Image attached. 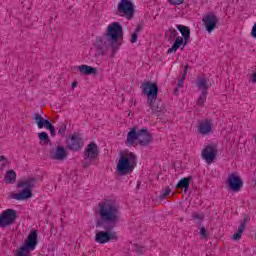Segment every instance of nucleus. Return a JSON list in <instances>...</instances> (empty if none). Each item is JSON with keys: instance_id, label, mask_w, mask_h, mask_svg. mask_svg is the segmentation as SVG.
<instances>
[{"instance_id": "1", "label": "nucleus", "mask_w": 256, "mask_h": 256, "mask_svg": "<svg viewBox=\"0 0 256 256\" xmlns=\"http://www.w3.org/2000/svg\"><path fill=\"white\" fill-rule=\"evenodd\" d=\"M99 216L100 219L96 222V227H102L104 231L96 233L95 242L104 245L109 241H117V232H113V229L117 227L119 219H121V212L119 211V205L113 200H104L99 203Z\"/></svg>"}, {"instance_id": "2", "label": "nucleus", "mask_w": 256, "mask_h": 256, "mask_svg": "<svg viewBox=\"0 0 256 256\" xmlns=\"http://www.w3.org/2000/svg\"><path fill=\"white\" fill-rule=\"evenodd\" d=\"M121 39H123V26L119 22H113L108 25L106 33L102 36H97L94 43L96 55L105 56V51L111 49V57H115V53L121 47Z\"/></svg>"}, {"instance_id": "3", "label": "nucleus", "mask_w": 256, "mask_h": 256, "mask_svg": "<svg viewBox=\"0 0 256 256\" xmlns=\"http://www.w3.org/2000/svg\"><path fill=\"white\" fill-rule=\"evenodd\" d=\"M142 93L147 97L148 107H150L152 114L156 117H161L167 110L163 107V102H157V97L159 95V86L157 83L144 82L141 87Z\"/></svg>"}, {"instance_id": "4", "label": "nucleus", "mask_w": 256, "mask_h": 256, "mask_svg": "<svg viewBox=\"0 0 256 256\" xmlns=\"http://www.w3.org/2000/svg\"><path fill=\"white\" fill-rule=\"evenodd\" d=\"M137 166V156L133 152H121L120 159L117 163V172L119 175L132 173Z\"/></svg>"}, {"instance_id": "5", "label": "nucleus", "mask_w": 256, "mask_h": 256, "mask_svg": "<svg viewBox=\"0 0 256 256\" xmlns=\"http://www.w3.org/2000/svg\"><path fill=\"white\" fill-rule=\"evenodd\" d=\"M39 243L37 230H31L24 244L16 251V256H31V251H35Z\"/></svg>"}, {"instance_id": "6", "label": "nucleus", "mask_w": 256, "mask_h": 256, "mask_svg": "<svg viewBox=\"0 0 256 256\" xmlns=\"http://www.w3.org/2000/svg\"><path fill=\"white\" fill-rule=\"evenodd\" d=\"M35 183H37V180L33 177L19 182L17 187H25V189H23L20 193L12 194L11 198L16 199L17 201H25V199H31V197H33V192L31 189L35 187Z\"/></svg>"}, {"instance_id": "7", "label": "nucleus", "mask_w": 256, "mask_h": 256, "mask_svg": "<svg viewBox=\"0 0 256 256\" xmlns=\"http://www.w3.org/2000/svg\"><path fill=\"white\" fill-rule=\"evenodd\" d=\"M117 13L120 17H125L128 21H131L135 17V5L131 0H120Z\"/></svg>"}, {"instance_id": "8", "label": "nucleus", "mask_w": 256, "mask_h": 256, "mask_svg": "<svg viewBox=\"0 0 256 256\" xmlns=\"http://www.w3.org/2000/svg\"><path fill=\"white\" fill-rule=\"evenodd\" d=\"M17 221V211L13 209H6L0 214V229L10 227Z\"/></svg>"}, {"instance_id": "9", "label": "nucleus", "mask_w": 256, "mask_h": 256, "mask_svg": "<svg viewBox=\"0 0 256 256\" xmlns=\"http://www.w3.org/2000/svg\"><path fill=\"white\" fill-rule=\"evenodd\" d=\"M217 146L215 145H207L202 149L201 156L204 161H206L207 165H211L213 161L217 159Z\"/></svg>"}, {"instance_id": "10", "label": "nucleus", "mask_w": 256, "mask_h": 256, "mask_svg": "<svg viewBox=\"0 0 256 256\" xmlns=\"http://www.w3.org/2000/svg\"><path fill=\"white\" fill-rule=\"evenodd\" d=\"M202 23L204 24L206 31H208V33H212L215 31L217 23H219V17H217L215 13L210 12L203 16Z\"/></svg>"}, {"instance_id": "11", "label": "nucleus", "mask_w": 256, "mask_h": 256, "mask_svg": "<svg viewBox=\"0 0 256 256\" xmlns=\"http://www.w3.org/2000/svg\"><path fill=\"white\" fill-rule=\"evenodd\" d=\"M33 119L36 121V124L38 125V129H47L50 131L51 137H55L57 135V130H55V126L49 122V120H46L45 118H42L39 113H35Z\"/></svg>"}, {"instance_id": "12", "label": "nucleus", "mask_w": 256, "mask_h": 256, "mask_svg": "<svg viewBox=\"0 0 256 256\" xmlns=\"http://www.w3.org/2000/svg\"><path fill=\"white\" fill-rule=\"evenodd\" d=\"M83 141L84 139L80 136V134H73L66 143L70 151H80V149H83Z\"/></svg>"}, {"instance_id": "13", "label": "nucleus", "mask_w": 256, "mask_h": 256, "mask_svg": "<svg viewBox=\"0 0 256 256\" xmlns=\"http://www.w3.org/2000/svg\"><path fill=\"white\" fill-rule=\"evenodd\" d=\"M84 156L88 161H95L99 157V146L95 142L88 144L84 150Z\"/></svg>"}, {"instance_id": "14", "label": "nucleus", "mask_w": 256, "mask_h": 256, "mask_svg": "<svg viewBox=\"0 0 256 256\" xmlns=\"http://www.w3.org/2000/svg\"><path fill=\"white\" fill-rule=\"evenodd\" d=\"M153 141V137L147 128L138 130V143L141 147H147Z\"/></svg>"}, {"instance_id": "15", "label": "nucleus", "mask_w": 256, "mask_h": 256, "mask_svg": "<svg viewBox=\"0 0 256 256\" xmlns=\"http://www.w3.org/2000/svg\"><path fill=\"white\" fill-rule=\"evenodd\" d=\"M227 183L231 191H241V187H243V180L235 173L228 176Z\"/></svg>"}, {"instance_id": "16", "label": "nucleus", "mask_w": 256, "mask_h": 256, "mask_svg": "<svg viewBox=\"0 0 256 256\" xmlns=\"http://www.w3.org/2000/svg\"><path fill=\"white\" fill-rule=\"evenodd\" d=\"M67 157V150L63 146H57L55 150L50 151V159L53 161H65Z\"/></svg>"}, {"instance_id": "17", "label": "nucleus", "mask_w": 256, "mask_h": 256, "mask_svg": "<svg viewBox=\"0 0 256 256\" xmlns=\"http://www.w3.org/2000/svg\"><path fill=\"white\" fill-rule=\"evenodd\" d=\"M135 141H139V131L134 127L127 134L126 145H128V147H133Z\"/></svg>"}, {"instance_id": "18", "label": "nucleus", "mask_w": 256, "mask_h": 256, "mask_svg": "<svg viewBox=\"0 0 256 256\" xmlns=\"http://www.w3.org/2000/svg\"><path fill=\"white\" fill-rule=\"evenodd\" d=\"M176 28L181 33L183 39H184V45H187V41L191 38V30L189 27L184 25H177Z\"/></svg>"}, {"instance_id": "19", "label": "nucleus", "mask_w": 256, "mask_h": 256, "mask_svg": "<svg viewBox=\"0 0 256 256\" xmlns=\"http://www.w3.org/2000/svg\"><path fill=\"white\" fill-rule=\"evenodd\" d=\"M181 45H183V47L181 48L182 50L185 49V39H183V37L178 36L174 42V44L172 45L171 48L168 49L167 53H175L177 51V49H179V47H181Z\"/></svg>"}, {"instance_id": "20", "label": "nucleus", "mask_w": 256, "mask_h": 256, "mask_svg": "<svg viewBox=\"0 0 256 256\" xmlns=\"http://www.w3.org/2000/svg\"><path fill=\"white\" fill-rule=\"evenodd\" d=\"M80 73L82 75H97V68H93L88 65H81L78 67Z\"/></svg>"}, {"instance_id": "21", "label": "nucleus", "mask_w": 256, "mask_h": 256, "mask_svg": "<svg viewBox=\"0 0 256 256\" xmlns=\"http://www.w3.org/2000/svg\"><path fill=\"white\" fill-rule=\"evenodd\" d=\"M199 133H201V135H209V133H211V122L206 120L205 122L200 123Z\"/></svg>"}, {"instance_id": "22", "label": "nucleus", "mask_w": 256, "mask_h": 256, "mask_svg": "<svg viewBox=\"0 0 256 256\" xmlns=\"http://www.w3.org/2000/svg\"><path fill=\"white\" fill-rule=\"evenodd\" d=\"M191 184V176L181 179L177 184V189H184L185 193H187V189H189V185Z\"/></svg>"}, {"instance_id": "23", "label": "nucleus", "mask_w": 256, "mask_h": 256, "mask_svg": "<svg viewBox=\"0 0 256 256\" xmlns=\"http://www.w3.org/2000/svg\"><path fill=\"white\" fill-rule=\"evenodd\" d=\"M196 87L202 89V91H207L209 89V84H207V78L198 77L196 81Z\"/></svg>"}, {"instance_id": "24", "label": "nucleus", "mask_w": 256, "mask_h": 256, "mask_svg": "<svg viewBox=\"0 0 256 256\" xmlns=\"http://www.w3.org/2000/svg\"><path fill=\"white\" fill-rule=\"evenodd\" d=\"M4 179L7 183H15V181L17 180V173L15 172V170H8L5 174Z\"/></svg>"}, {"instance_id": "25", "label": "nucleus", "mask_w": 256, "mask_h": 256, "mask_svg": "<svg viewBox=\"0 0 256 256\" xmlns=\"http://www.w3.org/2000/svg\"><path fill=\"white\" fill-rule=\"evenodd\" d=\"M143 31V24H138L137 27L135 28L134 32L131 35V43H137V39L139 37V33Z\"/></svg>"}, {"instance_id": "26", "label": "nucleus", "mask_w": 256, "mask_h": 256, "mask_svg": "<svg viewBox=\"0 0 256 256\" xmlns=\"http://www.w3.org/2000/svg\"><path fill=\"white\" fill-rule=\"evenodd\" d=\"M38 138L40 139L41 145H49V143H51V139L49 138V134H47V132L38 133Z\"/></svg>"}, {"instance_id": "27", "label": "nucleus", "mask_w": 256, "mask_h": 256, "mask_svg": "<svg viewBox=\"0 0 256 256\" xmlns=\"http://www.w3.org/2000/svg\"><path fill=\"white\" fill-rule=\"evenodd\" d=\"M245 229H247V226H245V222H241L237 232L233 235L234 241H239V239H241V235H243Z\"/></svg>"}, {"instance_id": "28", "label": "nucleus", "mask_w": 256, "mask_h": 256, "mask_svg": "<svg viewBox=\"0 0 256 256\" xmlns=\"http://www.w3.org/2000/svg\"><path fill=\"white\" fill-rule=\"evenodd\" d=\"M205 101H207V91H202L197 100V105H199V107H203V105H205Z\"/></svg>"}, {"instance_id": "29", "label": "nucleus", "mask_w": 256, "mask_h": 256, "mask_svg": "<svg viewBox=\"0 0 256 256\" xmlns=\"http://www.w3.org/2000/svg\"><path fill=\"white\" fill-rule=\"evenodd\" d=\"M189 69V64H186L184 67V73L182 78L178 81V87H183V83L185 81V77H187V70Z\"/></svg>"}, {"instance_id": "30", "label": "nucleus", "mask_w": 256, "mask_h": 256, "mask_svg": "<svg viewBox=\"0 0 256 256\" xmlns=\"http://www.w3.org/2000/svg\"><path fill=\"white\" fill-rule=\"evenodd\" d=\"M134 250L136 251V253H138V255H143V253H145V247L138 244L134 245Z\"/></svg>"}, {"instance_id": "31", "label": "nucleus", "mask_w": 256, "mask_h": 256, "mask_svg": "<svg viewBox=\"0 0 256 256\" xmlns=\"http://www.w3.org/2000/svg\"><path fill=\"white\" fill-rule=\"evenodd\" d=\"M65 131H67V124L62 123L58 130V135H61V137H63V135H65Z\"/></svg>"}, {"instance_id": "32", "label": "nucleus", "mask_w": 256, "mask_h": 256, "mask_svg": "<svg viewBox=\"0 0 256 256\" xmlns=\"http://www.w3.org/2000/svg\"><path fill=\"white\" fill-rule=\"evenodd\" d=\"M192 217L196 220V221H203V219H205V215L203 214H199V213H193Z\"/></svg>"}, {"instance_id": "33", "label": "nucleus", "mask_w": 256, "mask_h": 256, "mask_svg": "<svg viewBox=\"0 0 256 256\" xmlns=\"http://www.w3.org/2000/svg\"><path fill=\"white\" fill-rule=\"evenodd\" d=\"M169 195H171V190H170V188H167L160 195V199H165V197H169Z\"/></svg>"}, {"instance_id": "34", "label": "nucleus", "mask_w": 256, "mask_h": 256, "mask_svg": "<svg viewBox=\"0 0 256 256\" xmlns=\"http://www.w3.org/2000/svg\"><path fill=\"white\" fill-rule=\"evenodd\" d=\"M200 235L202 239H207V230L205 229V227L200 228Z\"/></svg>"}, {"instance_id": "35", "label": "nucleus", "mask_w": 256, "mask_h": 256, "mask_svg": "<svg viewBox=\"0 0 256 256\" xmlns=\"http://www.w3.org/2000/svg\"><path fill=\"white\" fill-rule=\"evenodd\" d=\"M170 5H181L185 0H168Z\"/></svg>"}, {"instance_id": "36", "label": "nucleus", "mask_w": 256, "mask_h": 256, "mask_svg": "<svg viewBox=\"0 0 256 256\" xmlns=\"http://www.w3.org/2000/svg\"><path fill=\"white\" fill-rule=\"evenodd\" d=\"M251 36L256 39V23L252 27Z\"/></svg>"}, {"instance_id": "37", "label": "nucleus", "mask_w": 256, "mask_h": 256, "mask_svg": "<svg viewBox=\"0 0 256 256\" xmlns=\"http://www.w3.org/2000/svg\"><path fill=\"white\" fill-rule=\"evenodd\" d=\"M247 221H250L249 216H246V217L244 218V220L242 221V223H245V227H247Z\"/></svg>"}, {"instance_id": "38", "label": "nucleus", "mask_w": 256, "mask_h": 256, "mask_svg": "<svg viewBox=\"0 0 256 256\" xmlns=\"http://www.w3.org/2000/svg\"><path fill=\"white\" fill-rule=\"evenodd\" d=\"M251 81H252L253 83H256V73L252 74V76H251Z\"/></svg>"}, {"instance_id": "39", "label": "nucleus", "mask_w": 256, "mask_h": 256, "mask_svg": "<svg viewBox=\"0 0 256 256\" xmlns=\"http://www.w3.org/2000/svg\"><path fill=\"white\" fill-rule=\"evenodd\" d=\"M171 33H172V35H174V37H177V30L172 29V30H171Z\"/></svg>"}, {"instance_id": "40", "label": "nucleus", "mask_w": 256, "mask_h": 256, "mask_svg": "<svg viewBox=\"0 0 256 256\" xmlns=\"http://www.w3.org/2000/svg\"><path fill=\"white\" fill-rule=\"evenodd\" d=\"M75 87H77V82L72 83V89H75Z\"/></svg>"}, {"instance_id": "41", "label": "nucleus", "mask_w": 256, "mask_h": 256, "mask_svg": "<svg viewBox=\"0 0 256 256\" xmlns=\"http://www.w3.org/2000/svg\"><path fill=\"white\" fill-rule=\"evenodd\" d=\"M5 161V156H0V163Z\"/></svg>"}, {"instance_id": "42", "label": "nucleus", "mask_w": 256, "mask_h": 256, "mask_svg": "<svg viewBox=\"0 0 256 256\" xmlns=\"http://www.w3.org/2000/svg\"><path fill=\"white\" fill-rule=\"evenodd\" d=\"M84 167H89V164H87V163H84Z\"/></svg>"}, {"instance_id": "43", "label": "nucleus", "mask_w": 256, "mask_h": 256, "mask_svg": "<svg viewBox=\"0 0 256 256\" xmlns=\"http://www.w3.org/2000/svg\"><path fill=\"white\" fill-rule=\"evenodd\" d=\"M177 91H179V89L176 88V89L174 90V92L177 93Z\"/></svg>"}]
</instances>
